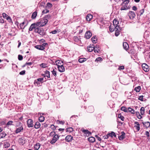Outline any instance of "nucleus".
<instances>
[{
    "label": "nucleus",
    "instance_id": "obj_1",
    "mask_svg": "<svg viewBox=\"0 0 150 150\" xmlns=\"http://www.w3.org/2000/svg\"><path fill=\"white\" fill-rule=\"evenodd\" d=\"M123 2L121 4L122 7L120 8L121 10H126L129 8L128 6V4L129 2V1H125L122 0Z\"/></svg>",
    "mask_w": 150,
    "mask_h": 150
},
{
    "label": "nucleus",
    "instance_id": "obj_2",
    "mask_svg": "<svg viewBox=\"0 0 150 150\" xmlns=\"http://www.w3.org/2000/svg\"><path fill=\"white\" fill-rule=\"evenodd\" d=\"M48 20L47 19H42L40 22L37 23V25L38 27L43 26L45 25L47 23Z\"/></svg>",
    "mask_w": 150,
    "mask_h": 150
},
{
    "label": "nucleus",
    "instance_id": "obj_3",
    "mask_svg": "<svg viewBox=\"0 0 150 150\" xmlns=\"http://www.w3.org/2000/svg\"><path fill=\"white\" fill-rule=\"evenodd\" d=\"M35 33H37L41 35H43L45 34V32L44 30L40 28L39 27H38L37 28H36L35 30Z\"/></svg>",
    "mask_w": 150,
    "mask_h": 150
},
{
    "label": "nucleus",
    "instance_id": "obj_4",
    "mask_svg": "<svg viewBox=\"0 0 150 150\" xmlns=\"http://www.w3.org/2000/svg\"><path fill=\"white\" fill-rule=\"evenodd\" d=\"M59 136L57 134L54 135L51 140L50 143L52 144L54 143L59 138Z\"/></svg>",
    "mask_w": 150,
    "mask_h": 150
},
{
    "label": "nucleus",
    "instance_id": "obj_5",
    "mask_svg": "<svg viewBox=\"0 0 150 150\" xmlns=\"http://www.w3.org/2000/svg\"><path fill=\"white\" fill-rule=\"evenodd\" d=\"M38 27V26L37 25V23H34L32 24L29 29V31H31L33 29H34L35 30L36 28H37V27Z\"/></svg>",
    "mask_w": 150,
    "mask_h": 150
},
{
    "label": "nucleus",
    "instance_id": "obj_6",
    "mask_svg": "<svg viewBox=\"0 0 150 150\" xmlns=\"http://www.w3.org/2000/svg\"><path fill=\"white\" fill-rule=\"evenodd\" d=\"M143 69L146 72H147L149 70V66L146 64L144 63L142 65Z\"/></svg>",
    "mask_w": 150,
    "mask_h": 150
},
{
    "label": "nucleus",
    "instance_id": "obj_7",
    "mask_svg": "<svg viewBox=\"0 0 150 150\" xmlns=\"http://www.w3.org/2000/svg\"><path fill=\"white\" fill-rule=\"evenodd\" d=\"M33 120L31 119H28L27 121V126L28 127H32L33 126Z\"/></svg>",
    "mask_w": 150,
    "mask_h": 150
},
{
    "label": "nucleus",
    "instance_id": "obj_8",
    "mask_svg": "<svg viewBox=\"0 0 150 150\" xmlns=\"http://www.w3.org/2000/svg\"><path fill=\"white\" fill-rule=\"evenodd\" d=\"M92 35V34L90 31H87L85 34V37L86 39L90 38Z\"/></svg>",
    "mask_w": 150,
    "mask_h": 150
},
{
    "label": "nucleus",
    "instance_id": "obj_9",
    "mask_svg": "<svg viewBox=\"0 0 150 150\" xmlns=\"http://www.w3.org/2000/svg\"><path fill=\"white\" fill-rule=\"evenodd\" d=\"M128 16L131 19H133L135 17L136 15L134 12L131 11H130L129 13Z\"/></svg>",
    "mask_w": 150,
    "mask_h": 150
},
{
    "label": "nucleus",
    "instance_id": "obj_10",
    "mask_svg": "<svg viewBox=\"0 0 150 150\" xmlns=\"http://www.w3.org/2000/svg\"><path fill=\"white\" fill-rule=\"evenodd\" d=\"M87 49L88 52H91L94 50V45L91 44L87 47Z\"/></svg>",
    "mask_w": 150,
    "mask_h": 150
},
{
    "label": "nucleus",
    "instance_id": "obj_11",
    "mask_svg": "<svg viewBox=\"0 0 150 150\" xmlns=\"http://www.w3.org/2000/svg\"><path fill=\"white\" fill-rule=\"evenodd\" d=\"M100 49L101 48L99 45H96L95 46H94V52H99Z\"/></svg>",
    "mask_w": 150,
    "mask_h": 150
},
{
    "label": "nucleus",
    "instance_id": "obj_12",
    "mask_svg": "<svg viewBox=\"0 0 150 150\" xmlns=\"http://www.w3.org/2000/svg\"><path fill=\"white\" fill-rule=\"evenodd\" d=\"M73 139V137L71 135H68L65 138V140L66 142H71Z\"/></svg>",
    "mask_w": 150,
    "mask_h": 150
},
{
    "label": "nucleus",
    "instance_id": "obj_13",
    "mask_svg": "<svg viewBox=\"0 0 150 150\" xmlns=\"http://www.w3.org/2000/svg\"><path fill=\"white\" fill-rule=\"evenodd\" d=\"M59 71L61 72H64L65 71V69L63 65H59L58 67Z\"/></svg>",
    "mask_w": 150,
    "mask_h": 150
},
{
    "label": "nucleus",
    "instance_id": "obj_14",
    "mask_svg": "<svg viewBox=\"0 0 150 150\" xmlns=\"http://www.w3.org/2000/svg\"><path fill=\"white\" fill-rule=\"evenodd\" d=\"M134 124L135 125L134 127L135 128L137 131H139L140 129V125L139 123L137 122H134Z\"/></svg>",
    "mask_w": 150,
    "mask_h": 150
},
{
    "label": "nucleus",
    "instance_id": "obj_15",
    "mask_svg": "<svg viewBox=\"0 0 150 150\" xmlns=\"http://www.w3.org/2000/svg\"><path fill=\"white\" fill-rule=\"evenodd\" d=\"M23 129V127L22 125H21L20 127H18L17 128L16 131H15V133L16 134H17L18 133L20 132H21L22 131Z\"/></svg>",
    "mask_w": 150,
    "mask_h": 150
},
{
    "label": "nucleus",
    "instance_id": "obj_16",
    "mask_svg": "<svg viewBox=\"0 0 150 150\" xmlns=\"http://www.w3.org/2000/svg\"><path fill=\"white\" fill-rule=\"evenodd\" d=\"M82 131L86 134V136L87 137L89 136L90 134H91V133L87 130L82 129Z\"/></svg>",
    "mask_w": 150,
    "mask_h": 150
},
{
    "label": "nucleus",
    "instance_id": "obj_17",
    "mask_svg": "<svg viewBox=\"0 0 150 150\" xmlns=\"http://www.w3.org/2000/svg\"><path fill=\"white\" fill-rule=\"evenodd\" d=\"M142 123L144 126L146 128L149 127L150 126V123L149 122H142Z\"/></svg>",
    "mask_w": 150,
    "mask_h": 150
},
{
    "label": "nucleus",
    "instance_id": "obj_18",
    "mask_svg": "<svg viewBox=\"0 0 150 150\" xmlns=\"http://www.w3.org/2000/svg\"><path fill=\"white\" fill-rule=\"evenodd\" d=\"M40 144L39 143H36L34 146V149L35 150H38L40 148Z\"/></svg>",
    "mask_w": 150,
    "mask_h": 150
},
{
    "label": "nucleus",
    "instance_id": "obj_19",
    "mask_svg": "<svg viewBox=\"0 0 150 150\" xmlns=\"http://www.w3.org/2000/svg\"><path fill=\"white\" fill-rule=\"evenodd\" d=\"M123 46L125 50L128 49L129 47L128 44L126 42L123 43Z\"/></svg>",
    "mask_w": 150,
    "mask_h": 150
},
{
    "label": "nucleus",
    "instance_id": "obj_20",
    "mask_svg": "<svg viewBox=\"0 0 150 150\" xmlns=\"http://www.w3.org/2000/svg\"><path fill=\"white\" fill-rule=\"evenodd\" d=\"M93 16L91 14H88L86 16V18L87 21H90L92 19Z\"/></svg>",
    "mask_w": 150,
    "mask_h": 150
},
{
    "label": "nucleus",
    "instance_id": "obj_21",
    "mask_svg": "<svg viewBox=\"0 0 150 150\" xmlns=\"http://www.w3.org/2000/svg\"><path fill=\"white\" fill-rule=\"evenodd\" d=\"M55 63L58 66L59 65H63V63L62 61L60 60H57L56 61Z\"/></svg>",
    "mask_w": 150,
    "mask_h": 150
},
{
    "label": "nucleus",
    "instance_id": "obj_22",
    "mask_svg": "<svg viewBox=\"0 0 150 150\" xmlns=\"http://www.w3.org/2000/svg\"><path fill=\"white\" fill-rule=\"evenodd\" d=\"M40 124L38 122H36L34 126L35 128V129H38L40 127Z\"/></svg>",
    "mask_w": 150,
    "mask_h": 150
},
{
    "label": "nucleus",
    "instance_id": "obj_23",
    "mask_svg": "<svg viewBox=\"0 0 150 150\" xmlns=\"http://www.w3.org/2000/svg\"><path fill=\"white\" fill-rule=\"evenodd\" d=\"M125 134L124 132H122V134L119 137V139L120 140H123L125 138Z\"/></svg>",
    "mask_w": 150,
    "mask_h": 150
},
{
    "label": "nucleus",
    "instance_id": "obj_24",
    "mask_svg": "<svg viewBox=\"0 0 150 150\" xmlns=\"http://www.w3.org/2000/svg\"><path fill=\"white\" fill-rule=\"evenodd\" d=\"M88 141L91 142H93L95 141V139L94 137H90L88 138Z\"/></svg>",
    "mask_w": 150,
    "mask_h": 150
},
{
    "label": "nucleus",
    "instance_id": "obj_25",
    "mask_svg": "<svg viewBox=\"0 0 150 150\" xmlns=\"http://www.w3.org/2000/svg\"><path fill=\"white\" fill-rule=\"evenodd\" d=\"M60 32V29H56L51 32V33L53 34H55L57 33H59Z\"/></svg>",
    "mask_w": 150,
    "mask_h": 150
},
{
    "label": "nucleus",
    "instance_id": "obj_26",
    "mask_svg": "<svg viewBox=\"0 0 150 150\" xmlns=\"http://www.w3.org/2000/svg\"><path fill=\"white\" fill-rule=\"evenodd\" d=\"M35 47L40 50H43L44 48L43 47H42L41 45H37L35 46Z\"/></svg>",
    "mask_w": 150,
    "mask_h": 150
},
{
    "label": "nucleus",
    "instance_id": "obj_27",
    "mask_svg": "<svg viewBox=\"0 0 150 150\" xmlns=\"http://www.w3.org/2000/svg\"><path fill=\"white\" fill-rule=\"evenodd\" d=\"M18 142L20 144L22 145H23L25 142V140L22 138L19 139H18Z\"/></svg>",
    "mask_w": 150,
    "mask_h": 150
},
{
    "label": "nucleus",
    "instance_id": "obj_28",
    "mask_svg": "<svg viewBox=\"0 0 150 150\" xmlns=\"http://www.w3.org/2000/svg\"><path fill=\"white\" fill-rule=\"evenodd\" d=\"M121 109L122 110L125 112H128V108H127L123 106L121 108Z\"/></svg>",
    "mask_w": 150,
    "mask_h": 150
},
{
    "label": "nucleus",
    "instance_id": "obj_29",
    "mask_svg": "<svg viewBox=\"0 0 150 150\" xmlns=\"http://www.w3.org/2000/svg\"><path fill=\"white\" fill-rule=\"evenodd\" d=\"M47 77V78H50V72L49 71H46L45 72V76H44V77Z\"/></svg>",
    "mask_w": 150,
    "mask_h": 150
},
{
    "label": "nucleus",
    "instance_id": "obj_30",
    "mask_svg": "<svg viewBox=\"0 0 150 150\" xmlns=\"http://www.w3.org/2000/svg\"><path fill=\"white\" fill-rule=\"evenodd\" d=\"M128 112H130L132 114H134L135 113V111L131 108L129 107L128 108Z\"/></svg>",
    "mask_w": 150,
    "mask_h": 150
},
{
    "label": "nucleus",
    "instance_id": "obj_31",
    "mask_svg": "<svg viewBox=\"0 0 150 150\" xmlns=\"http://www.w3.org/2000/svg\"><path fill=\"white\" fill-rule=\"evenodd\" d=\"M37 12L35 11L32 14V15L31 16V18L33 19H35V18L36 16H37Z\"/></svg>",
    "mask_w": 150,
    "mask_h": 150
},
{
    "label": "nucleus",
    "instance_id": "obj_32",
    "mask_svg": "<svg viewBox=\"0 0 150 150\" xmlns=\"http://www.w3.org/2000/svg\"><path fill=\"white\" fill-rule=\"evenodd\" d=\"M114 30L115 31H120L121 30V28L118 25H116L115 26Z\"/></svg>",
    "mask_w": 150,
    "mask_h": 150
},
{
    "label": "nucleus",
    "instance_id": "obj_33",
    "mask_svg": "<svg viewBox=\"0 0 150 150\" xmlns=\"http://www.w3.org/2000/svg\"><path fill=\"white\" fill-rule=\"evenodd\" d=\"M25 22H22V23H21L20 24V27L21 29H24L25 28V26L26 25H24Z\"/></svg>",
    "mask_w": 150,
    "mask_h": 150
},
{
    "label": "nucleus",
    "instance_id": "obj_34",
    "mask_svg": "<svg viewBox=\"0 0 150 150\" xmlns=\"http://www.w3.org/2000/svg\"><path fill=\"white\" fill-rule=\"evenodd\" d=\"M73 131V129L71 127H69L67 128L66 129V132L69 133L72 132Z\"/></svg>",
    "mask_w": 150,
    "mask_h": 150
},
{
    "label": "nucleus",
    "instance_id": "obj_35",
    "mask_svg": "<svg viewBox=\"0 0 150 150\" xmlns=\"http://www.w3.org/2000/svg\"><path fill=\"white\" fill-rule=\"evenodd\" d=\"M141 114L142 115H144L145 112V109L144 107H142L140 109Z\"/></svg>",
    "mask_w": 150,
    "mask_h": 150
},
{
    "label": "nucleus",
    "instance_id": "obj_36",
    "mask_svg": "<svg viewBox=\"0 0 150 150\" xmlns=\"http://www.w3.org/2000/svg\"><path fill=\"white\" fill-rule=\"evenodd\" d=\"M93 106L89 107L88 108V111L89 112H91L93 111Z\"/></svg>",
    "mask_w": 150,
    "mask_h": 150
},
{
    "label": "nucleus",
    "instance_id": "obj_37",
    "mask_svg": "<svg viewBox=\"0 0 150 150\" xmlns=\"http://www.w3.org/2000/svg\"><path fill=\"white\" fill-rule=\"evenodd\" d=\"M86 59L85 58H81L79 60V61L80 63H83L86 61Z\"/></svg>",
    "mask_w": 150,
    "mask_h": 150
},
{
    "label": "nucleus",
    "instance_id": "obj_38",
    "mask_svg": "<svg viewBox=\"0 0 150 150\" xmlns=\"http://www.w3.org/2000/svg\"><path fill=\"white\" fill-rule=\"evenodd\" d=\"M39 120L41 122H43L45 120V117L44 116H41L39 117Z\"/></svg>",
    "mask_w": 150,
    "mask_h": 150
},
{
    "label": "nucleus",
    "instance_id": "obj_39",
    "mask_svg": "<svg viewBox=\"0 0 150 150\" xmlns=\"http://www.w3.org/2000/svg\"><path fill=\"white\" fill-rule=\"evenodd\" d=\"M136 115L137 117L139 119H141L142 118V116L140 115L139 113V112H136Z\"/></svg>",
    "mask_w": 150,
    "mask_h": 150
},
{
    "label": "nucleus",
    "instance_id": "obj_40",
    "mask_svg": "<svg viewBox=\"0 0 150 150\" xmlns=\"http://www.w3.org/2000/svg\"><path fill=\"white\" fill-rule=\"evenodd\" d=\"M118 21L115 19H114L113 21V24L114 26L117 25L118 24Z\"/></svg>",
    "mask_w": 150,
    "mask_h": 150
},
{
    "label": "nucleus",
    "instance_id": "obj_41",
    "mask_svg": "<svg viewBox=\"0 0 150 150\" xmlns=\"http://www.w3.org/2000/svg\"><path fill=\"white\" fill-rule=\"evenodd\" d=\"M108 135H109L110 137H112L113 136L115 137H116V135H115V133L113 132H111L110 133H109Z\"/></svg>",
    "mask_w": 150,
    "mask_h": 150
},
{
    "label": "nucleus",
    "instance_id": "obj_42",
    "mask_svg": "<svg viewBox=\"0 0 150 150\" xmlns=\"http://www.w3.org/2000/svg\"><path fill=\"white\" fill-rule=\"evenodd\" d=\"M140 89L141 87L140 86H138L136 87L134 89V90L136 91L137 92H139Z\"/></svg>",
    "mask_w": 150,
    "mask_h": 150
},
{
    "label": "nucleus",
    "instance_id": "obj_43",
    "mask_svg": "<svg viewBox=\"0 0 150 150\" xmlns=\"http://www.w3.org/2000/svg\"><path fill=\"white\" fill-rule=\"evenodd\" d=\"M92 41L93 43H96V42L97 39L95 37H93L91 38Z\"/></svg>",
    "mask_w": 150,
    "mask_h": 150
},
{
    "label": "nucleus",
    "instance_id": "obj_44",
    "mask_svg": "<svg viewBox=\"0 0 150 150\" xmlns=\"http://www.w3.org/2000/svg\"><path fill=\"white\" fill-rule=\"evenodd\" d=\"M118 117L119 118H120L121 120L122 121H124V117L123 116H122L121 114H118Z\"/></svg>",
    "mask_w": 150,
    "mask_h": 150
},
{
    "label": "nucleus",
    "instance_id": "obj_45",
    "mask_svg": "<svg viewBox=\"0 0 150 150\" xmlns=\"http://www.w3.org/2000/svg\"><path fill=\"white\" fill-rule=\"evenodd\" d=\"M52 74L55 77L57 76V71L53 69V70L52 71Z\"/></svg>",
    "mask_w": 150,
    "mask_h": 150
},
{
    "label": "nucleus",
    "instance_id": "obj_46",
    "mask_svg": "<svg viewBox=\"0 0 150 150\" xmlns=\"http://www.w3.org/2000/svg\"><path fill=\"white\" fill-rule=\"evenodd\" d=\"M40 66L42 68H46L47 67V64L45 63H43L40 64Z\"/></svg>",
    "mask_w": 150,
    "mask_h": 150
},
{
    "label": "nucleus",
    "instance_id": "obj_47",
    "mask_svg": "<svg viewBox=\"0 0 150 150\" xmlns=\"http://www.w3.org/2000/svg\"><path fill=\"white\" fill-rule=\"evenodd\" d=\"M102 61V59L100 57H99L97 58L95 60V61L97 62H98L99 61L100 62H101Z\"/></svg>",
    "mask_w": 150,
    "mask_h": 150
},
{
    "label": "nucleus",
    "instance_id": "obj_48",
    "mask_svg": "<svg viewBox=\"0 0 150 150\" xmlns=\"http://www.w3.org/2000/svg\"><path fill=\"white\" fill-rule=\"evenodd\" d=\"M2 15L3 17L4 18H6V19L8 18V17L9 16L8 15H7L5 13H3L2 14Z\"/></svg>",
    "mask_w": 150,
    "mask_h": 150
},
{
    "label": "nucleus",
    "instance_id": "obj_49",
    "mask_svg": "<svg viewBox=\"0 0 150 150\" xmlns=\"http://www.w3.org/2000/svg\"><path fill=\"white\" fill-rule=\"evenodd\" d=\"M13 122L12 121H8L6 124V126L12 125V123Z\"/></svg>",
    "mask_w": 150,
    "mask_h": 150
},
{
    "label": "nucleus",
    "instance_id": "obj_50",
    "mask_svg": "<svg viewBox=\"0 0 150 150\" xmlns=\"http://www.w3.org/2000/svg\"><path fill=\"white\" fill-rule=\"evenodd\" d=\"M6 134L4 132H2L0 134V136L1 138H3L5 137Z\"/></svg>",
    "mask_w": 150,
    "mask_h": 150
},
{
    "label": "nucleus",
    "instance_id": "obj_51",
    "mask_svg": "<svg viewBox=\"0 0 150 150\" xmlns=\"http://www.w3.org/2000/svg\"><path fill=\"white\" fill-rule=\"evenodd\" d=\"M18 58L19 60H22L23 59V57L22 55L19 54L18 56Z\"/></svg>",
    "mask_w": 150,
    "mask_h": 150
},
{
    "label": "nucleus",
    "instance_id": "obj_52",
    "mask_svg": "<svg viewBox=\"0 0 150 150\" xmlns=\"http://www.w3.org/2000/svg\"><path fill=\"white\" fill-rule=\"evenodd\" d=\"M49 12L48 10L45 9L42 12V13H46Z\"/></svg>",
    "mask_w": 150,
    "mask_h": 150
},
{
    "label": "nucleus",
    "instance_id": "obj_53",
    "mask_svg": "<svg viewBox=\"0 0 150 150\" xmlns=\"http://www.w3.org/2000/svg\"><path fill=\"white\" fill-rule=\"evenodd\" d=\"M47 7L49 8H50L52 7V4L50 3H48L47 4Z\"/></svg>",
    "mask_w": 150,
    "mask_h": 150
},
{
    "label": "nucleus",
    "instance_id": "obj_54",
    "mask_svg": "<svg viewBox=\"0 0 150 150\" xmlns=\"http://www.w3.org/2000/svg\"><path fill=\"white\" fill-rule=\"evenodd\" d=\"M138 99L141 101H143V96H140L138 98Z\"/></svg>",
    "mask_w": 150,
    "mask_h": 150
},
{
    "label": "nucleus",
    "instance_id": "obj_55",
    "mask_svg": "<svg viewBox=\"0 0 150 150\" xmlns=\"http://www.w3.org/2000/svg\"><path fill=\"white\" fill-rule=\"evenodd\" d=\"M55 132H50V136L52 137L53 136H54V135H55Z\"/></svg>",
    "mask_w": 150,
    "mask_h": 150
},
{
    "label": "nucleus",
    "instance_id": "obj_56",
    "mask_svg": "<svg viewBox=\"0 0 150 150\" xmlns=\"http://www.w3.org/2000/svg\"><path fill=\"white\" fill-rule=\"evenodd\" d=\"M9 22H12V20L11 17L9 16H8L7 18L6 19Z\"/></svg>",
    "mask_w": 150,
    "mask_h": 150
},
{
    "label": "nucleus",
    "instance_id": "obj_57",
    "mask_svg": "<svg viewBox=\"0 0 150 150\" xmlns=\"http://www.w3.org/2000/svg\"><path fill=\"white\" fill-rule=\"evenodd\" d=\"M144 9H142V10H141L140 11V12H139L140 13V15L141 16L143 14V13H144Z\"/></svg>",
    "mask_w": 150,
    "mask_h": 150
},
{
    "label": "nucleus",
    "instance_id": "obj_58",
    "mask_svg": "<svg viewBox=\"0 0 150 150\" xmlns=\"http://www.w3.org/2000/svg\"><path fill=\"white\" fill-rule=\"evenodd\" d=\"M51 16L50 15H47L45 16V17L44 18L45 19H47H47H49L50 18Z\"/></svg>",
    "mask_w": 150,
    "mask_h": 150
},
{
    "label": "nucleus",
    "instance_id": "obj_59",
    "mask_svg": "<svg viewBox=\"0 0 150 150\" xmlns=\"http://www.w3.org/2000/svg\"><path fill=\"white\" fill-rule=\"evenodd\" d=\"M25 70L22 71L20 72L19 74L21 75H23L25 74Z\"/></svg>",
    "mask_w": 150,
    "mask_h": 150
},
{
    "label": "nucleus",
    "instance_id": "obj_60",
    "mask_svg": "<svg viewBox=\"0 0 150 150\" xmlns=\"http://www.w3.org/2000/svg\"><path fill=\"white\" fill-rule=\"evenodd\" d=\"M38 81L41 82H43V78H40L38 79Z\"/></svg>",
    "mask_w": 150,
    "mask_h": 150
},
{
    "label": "nucleus",
    "instance_id": "obj_61",
    "mask_svg": "<svg viewBox=\"0 0 150 150\" xmlns=\"http://www.w3.org/2000/svg\"><path fill=\"white\" fill-rule=\"evenodd\" d=\"M47 45V44L46 43H43L41 45L42 47H43L44 50L45 49V47L46 45Z\"/></svg>",
    "mask_w": 150,
    "mask_h": 150
},
{
    "label": "nucleus",
    "instance_id": "obj_62",
    "mask_svg": "<svg viewBox=\"0 0 150 150\" xmlns=\"http://www.w3.org/2000/svg\"><path fill=\"white\" fill-rule=\"evenodd\" d=\"M120 31H115V35L117 36H118L120 34L119 32Z\"/></svg>",
    "mask_w": 150,
    "mask_h": 150
},
{
    "label": "nucleus",
    "instance_id": "obj_63",
    "mask_svg": "<svg viewBox=\"0 0 150 150\" xmlns=\"http://www.w3.org/2000/svg\"><path fill=\"white\" fill-rule=\"evenodd\" d=\"M51 128L53 130H54L55 129H56L55 127L53 125H51Z\"/></svg>",
    "mask_w": 150,
    "mask_h": 150
},
{
    "label": "nucleus",
    "instance_id": "obj_64",
    "mask_svg": "<svg viewBox=\"0 0 150 150\" xmlns=\"http://www.w3.org/2000/svg\"><path fill=\"white\" fill-rule=\"evenodd\" d=\"M124 66H121L120 67H119L118 68V69L120 70H122L124 69Z\"/></svg>",
    "mask_w": 150,
    "mask_h": 150
}]
</instances>
